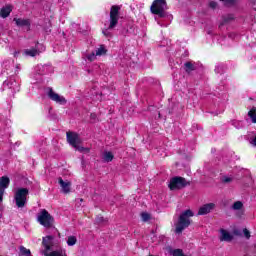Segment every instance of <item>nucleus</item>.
I'll return each instance as SVG.
<instances>
[{
  "instance_id": "obj_1",
  "label": "nucleus",
  "mask_w": 256,
  "mask_h": 256,
  "mask_svg": "<svg viewBox=\"0 0 256 256\" xmlns=\"http://www.w3.org/2000/svg\"><path fill=\"white\" fill-rule=\"evenodd\" d=\"M195 213L191 209L185 210L178 217V221L175 223V233L176 235H181L185 229L191 225V217H194Z\"/></svg>"
},
{
  "instance_id": "obj_2",
  "label": "nucleus",
  "mask_w": 256,
  "mask_h": 256,
  "mask_svg": "<svg viewBox=\"0 0 256 256\" xmlns=\"http://www.w3.org/2000/svg\"><path fill=\"white\" fill-rule=\"evenodd\" d=\"M167 1L166 0H154L151 7L150 11L153 15H157L159 19H165V17H168L167 13Z\"/></svg>"
},
{
  "instance_id": "obj_3",
  "label": "nucleus",
  "mask_w": 256,
  "mask_h": 256,
  "mask_svg": "<svg viewBox=\"0 0 256 256\" xmlns=\"http://www.w3.org/2000/svg\"><path fill=\"white\" fill-rule=\"evenodd\" d=\"M29 196L28 188H17L14 193V201L18 209H23L27 205V197Z\"/></svg>"
},
{
  "instance_id": "obj_4",
  "label": "nucleus",
  "mask_w": 256,
  "mask_h": 256,
  "mask_svg": "<svg viewBox=\"0 0 256 256\" xmlns=\"http://www.w3.org/2000/svg\"><path fill=\"white\" fill-rule=\"evenodd\" d=\"M188 185H191V182L187 181V179L181 176H175L170 179L168 187L170 191H181V189H185Z\"/></svg>"
},
{
  "instance_id": "obj_5",
  "label": "nucleus",
  "mask_w": 256,
  "mask_h": 256,
  "mask_svg": "<svg viewBox=\"0 0 256 256\" xmlns=\"http://www.w3.org/2000/svg\"><path fill=\"white\" fill-rule=\"evenodd\" d=\"M37 221L40 225L46 227V229H51L55 223V218H53L46 209H42L40 213H38Z\"/></svg>"
},
{
  "instance_id": "obj_6",
  "label": "nucleus",
  "mask_w": 256,
  "mask_h": 256,
  "mask_svg": "<svg viewBox=\"0 0 256 256\" xmlns=\"http://www.w3.org/2000/svg\"><path fill=\"white\" fill-rule=\"evenodd\" d=\"M121 7L114 5L110 10V24L108 29H115L117 27V23H119V11Z\"/></svg>"
},
{
  "instance_id": "obj_7",
  "label": "nucleus",
  "mask_w": 256,
  "mask_h": 256,
  "mask_svg": "<svg viewBox=\"0 0 256 256\" xmlns=\"http://www.w3.org/2000/svg\"><path fill=\"white\" fill-rule=\"evenodd\" d=\"M48 97L49 99H51V101H55V103H59L60 105H65V103H67L65 97L55 93V91H53V88H49Z\"/></svg>"
},
{
  "instance_id": "obj_8",
  "label": "nucleus",
  "mask_w": 256,
  "mask_h": 256,
  "mask_svg": "<svg viewBox=\"0 0 256 256\" xmlns=\"http://www.w3.org/2000/svg\"><path fill=\"white\" fill-rule=\"evenodd\" d=\"M66 137H67V141H68L69 145H71L72 147H77V145H79V143H81V138H79L78 133L67 132Z\"/></svg>"
},
{
  "instance_id": "obj_9",
  "label": "nucleus",
  "mask_w": 256,
  "mask_h": 256,
  "mask_svg": "<svg viewBox=\"0 0 256 256\" xmlns=\"http://www.w3.org/2000/svg\"><path fill=\"white\" fill-rule=\"evenodd\" d=\"M11 180L7 176H2L0 178V203L3 201V195H5V189L9 187Z\"/></svg>"
},
{
  "instance_id": "obj_10",
  "label": "nucleus",
  "mask_w": 256,
  "mask_h": 256,
  "mask_svg": "<svg viewBox=\"0 0 256 256\" xmlns=\"http://www.w3.org/2000/svg\"><path fill=\"white\" fill-rule=\"evenodd\" d=\"M55 239V236L48 235L46 237H43L42 239V245L45 248L43 251V254L47 253L48 251H51V247H53V240Z\"/></svg>"
},
{
  "instance_id": "obj_11",
  "label": "nucleus",
  "mask_w": 256,
  "mask_h": 256,
  "mask_svg": "<svg viewBox=\"0 0 256 256\" xmlns=\"http://www.w3.org/2000/svg\"><path fill=\"white\" fill-rule=\"evenodd\" d=\"M213 209H215L214 203L205 204L202 207H200V209L198 210V215H207V214L211 213V211H213Z\"/></svg>"
},
{
  "instance_id": "obj_12",
  "label": "nucleus",
  "mask_w": 256,
  "mask_h": 256,
  "mask_svg": "<svg viewBox=\"0 0 256 256\" xmlns=\"http://www.w3.org/2000/svg\"><path fill=\"white\" fill-rule=\"evenodd\" d=\"M58 183H59L60 187L62 188V192H64L65 194L71 192V182H69V181L65 182V181H63V178H59Z\"/></svg>"
},
{
  "instance_id": "obj_13",
  "label": "nucleus",
  "mask_w": 256,
  "mask_h": 256,
  "mask_svg": "<svg viewBox=\"0 0 256 256\" xmlns=\"http://www.w3.org/2000/svg\"><path fill=\"white\" fill-rule=\"evenodd\" d=\"M220 241H226V242H231L233 241V235H231V233H229V231L225 230V229H220Z\"/></svg>"
},
{
  "instance_id": "obj_14",
  "label": "nucleus",
  "mask_w": 256,
  "mask_h": 256,
  "mask_svg": "<svg viewBox=\"0 0 256 256\" xmlns=\"http://www.w3.org/2000/svg\"><path fill=\"white\" fill-rule=\"evenodd\" d=\"M17 27H31V21L29 19L14 18Z\"/></svg>"
},
{
  "instance_id": "obj_15",
  "label": "nucleus",
  "mask_w": 256,
  "mask_h": 256,
  "mask_svg": "<svg viewBox=\"0 0 256 256\" xmlns=\"http://www.w3.org/2000/svg\"><path fill=\"white\" fill-rule=\"evenodd\" d=\"M197 66L193 62L184 63V71L190 75L192 71H196Z\"/></svg>"
},
{
  "instance_id": "obj_16",
  "label": "nucleus",
  "mask_w": 256,
  "mask_h": 256,
  "mask_svg": "<svg viewBox=\"0 0 256 256\" xmlns=\"http://www.w3.org/2000/svg\"><path fill=\"white\" fill-rule=\"evenodd\" d=\"M11 11H13V9H11V6L3 7L0 11V16L3 19H7V17H9V15H11Z\"/></svg>"
},
{
  "instance_id": "obj_17",
  "label": "nucleus",
  "mask_w": 256,
  "mask_h": 256,
  "mask_svg": "<svg viewBox=\"0 0 256 256\" xmlns=\"http://www.w3.org/2000/svg\"><path fill=\"white\" fill-rule=\"evenodd\" d=\"M114 157L115 156L113 155V152L106 151L103 154V161H104V163H111V161H113Z\"/></svg>"
},
{
  "instance_id": "obj_18",
  "label": "nucleus",
  "mask_w": 256,
  "mask_h": 256,
  "mask_svg": "<svg viewBox=\"0 0 256 256\" xmlns=\"http://www.w3.org/2000/svg\"><path fill=\"white\" fill-rule=\"evenodd\" d=\"M24 54L28 57H36V55H39V51L35 48L26 49L24 50Z\"/></svg>"
},
{
  "instance_id": "obj_19",
  "label": "nucleus",
  "mask_w": 256,
  "mask_h": 256,
  "mask_svg": "<svg viewBox=\"0 0 256 256\" xmlns=\"http://www.w3.org/2000/svg\"><path fill=\"white\" fill-rule=\"evenodd\" d=\"M248 140L250 145H252L253 147H256V132H249Z\"/></svg>"
},
{
  "instance_id": "obj_20",
  "label": "nucleus",
  "mask_w": 256,
  "mask_h": 256,
  "mask_svg": "<svg viewBox=\"0 0 256 256\" xmlns=\"http://www.w3.org/2000/svg\"><path fill=\"white\" fill-rule=\"evenodd\" d=\"M45 256H65V252L63 250H55L50 253L44 252Z\"/></svg>"
},
{
  "instance_id": "obj_21",
  "label": "nucleus",
  "mask_w": 256,
  "mask_h": 256,
  "mask_svg": "<svg viewBox=\"0 0 256 256\" xmlns=\"http://www.w3.org/2000/svg\"><path fill=\"white\" fill-rule=\"evenodd\" d=\"M235 19V16L233 14H228L226 16H223L222 25H225V23H231Z\"/></svg>"
},
{
  "instance_id": "obj_22",
  "label": "nucleus",
  "mask_w": 256,
  "mask_h": 256,
  "mask_svg": "<svg viewBox=\"0 0 256 256\" xmlns=\"http://www.w3.org/2000/svg\"><path fill=\"white\" fill-rule=\"evenodd\" d=\"M248 117H250L252 123H256V108L253 107L249 112H248Z\"/></svg>"
},
{
  "instance_id": "obj_23",
  "label": "nucleus",
  "mask_w": 256,
  "mask_h": 256,
  "mask_svg": "<svg viewBox=\"0 0 256 256\" xmlns=\"http://www.w3.org/2000/svg\"><path fill=\"white\" fill-rule=\"evenodd\" d=\"M232 209L233 211H241V209H243V202L241 201L234 202V204L232 205Z\"/></svg>"
},
{
  "instance_id": "obj_24",
  "label": "nucleus",
  "mask_w": 256,
  "mask_h": 256,
  "mask_svg": "<svg viewBox=\"0 0 256 256\" xmlns=\"http://www.w3.org/2000/svg\"><path fill=\"white\" fill-rule=\"evenodd\" d=\"M77 243V237L75 236H69L67 239V245L68 247H73V245H76Z\"/></svg>"
},
{
  "instance_id": "obj_25",
  "label": "nucleus",
  "mask_w": 256,
  "mask_h": 256,
  "mask_svg": "<svg viewBox=\"0 0 256 256\" xmlns=\"http://www.w3.org/2000/svg\"><path fill=\"white\" fill-rule=\"evenodd\" d=\"M106 53H107V49H105L104 45H101L100 48H98L96 50V55L97 56L105 55Z\"/></svg>"
},
{
  "instance_id": "obj_26",
  "label": "nucleus",
  "mask_w": 256,
  "mask_h": 256,
  "mask_svg": "<svg viewBox=\"0 0 256 256\" xmlns=\"http://www.w3.org/2000/svg\"><path fill=\"white\" fill-rule=\"evenodd\" d=\"M74 149H76V151H79L80 153H89L90 151L89 148L79 146V144H77L76 147H74Z\"/></svg>"
},
{
  "instance_id": "obj_27",
  "label": "nucleus",
  "mask_w": 256,
  "mask_h": 256,
  "mask_svg": "<svg viewBox=\"0 0 256 256\" xmlns=\"http://www.w3.org/2000/svg\"><path fill=\"white\" fill-rule=\"evenodd\" d=\"M170 255H173V256H183L184 253H183V250L182 249H174L170 252Z\"/></svg>"
},
{
  "instance_id": "obj_28",
  "label": "nucleus",
  "mask_w": 256,
  "mask_h": 256,
  "mask_svg": "<svg viewBox=\"0 0 256 256\" xmlns=\"http://www.w3.org/2000/svg\"><path fill=\"white\" fill-rule=\"evenodd\" d=\"M141 217H142V221L147 222V221H149V219H151V214H149L147 212H143L141 214Z\"/></svg>"
},
{
  "instance_id": "obj_29",
  "label": "nucleus",
  "mask_w": 256,
  "mask_h": 256,
  "mask_svg": "<svg viewBox=\"0 0 256 256\" xmlns=\"http://www.w3.org/2000/svg\"><path fill=\"white\" fill-rule=\"evenodd\" d=\"M224 72H225V67L223 65L216 66L215 73L221 74V73H224Z\"/></svg>"
},
{
  "instance_id": "obj_30",
  "label": "nucleus",
  "mask_w": 256,
  "mask_h": 256,
  "mask_svg": "<svg viewBox=\"0 0 256 256\" xmlns=\"http://www.w3.org/2000/svg\"><path fill=\"white\" fill-rule=\"evenodd\" d=\"M97 57V52H92V54H89L87 56L88 61H95V58Z\"/></svg>"
},
{
  "instance_id": "obj_31",
  "label": "nucleus",
  "mask_w": 256,
  "mask_h": 256,
  "mask_svg": "<svg viewBox=\"0 0 256 256\" xmlns=\"http://www.w3.org/2000/svg\"><path fill=\"white\" fill-rule=\"evenodd\" d=\"M105 218H103V216H97L95 219V223H97L98 225H101V223H104Z\"/></svg>"
},
{
  "instance_id": "obj_32",
  "label": "nucleus",
  "mask_w": 256,
  "mask_h": 256,
  "mask_svg": "<svg viewBox=\"0 0 256 256\" xmlns=\"http://www.w3.org/2000/svg\"><path fill=\"white\" fill-rule=\"evenodd\" d=\"M243 233H244V237H246L247 239H251V232H249L247 228L243 229Z\"/></svg>"
},
{
  "instance_id": "obj_33",
  "label": "nucleus",
  "mask_w": 256,
  "mask_h": 256,
  "mask_svg": "<svg viewBox=\"0 0 256 256\" xmlns=\"http://www.w3.org/2000/svg\"><path fill=\"white\" fill-rule=\"evenodd\" d=\"M109 31H111V29H109V26H108V28L103 30L102 33L105 37H111V33Z\"/></svg>"
},
{
  "instance_id": "obj_34",
  "label": "nucleus",
  "mask_w": 256,
  "mask_h": 256,
  "mask_svg": "<svg viewBox=\"0 0 256 256\" xmlns=\"http://www.w3.org/2000/svg\"><path fill=\"white\" fill-rule=\"evenodd\" d=\"M209 7H211V9H217V2L211 1V2L209 3Z\"/></svg>"
},
{
  "instance_id": "obj_35",
  "label": "nucleus",
  "mask_w": 256,
  "mask_h": 256,
  "mask_svg": "<svg viewBox=\"0 0 256 256\" xmlns=\"http://www.w3.org/2000/svg\"><path fill=\"white\" fill-rule=\"evenodd\" d=\"M231 181H232V179L229 178V177H225V178L223 179V183H231Z\"/></svg>"
},
{
  "instance_id": "obj_36",
  "label": "nucleus",
  "mask_w": 256,
  "mask_h": 256,
  "mask_svg": "<svg viewBox=\"0 0 256 256\" xmlns=\"http://www.w3.org/2000/svg\"><path fill=\"white\" fill-rule=\"evenodd\" d=\"M17 55H19V52L14 53V57H17Z\"/></svg>"
},
{
  "instance_id": "obj_37",
  "label": "nucleus",
  "mask_w": 256,
  "mask_h": 256,
  "mask_svg": "<svg viewBox=\"0 0 256 256\" xmlns=\"http://www.w3.org/2000/svg\"><path fill=\"white\" fill-rule=\"evenodd\" d=\"M92 119H95V114H91Z\"/></svg>"
},
{
  "instance_id": "obj_38",
  "label": "nucleus",
  "mask_w": 256,
  "mask_h": 256,
  "mask_svg": "<svg viewBox=\"0 0 256 256\" xmlns=\"http://www.w3.org/2000/svg\"><path fill=\"white\" fill-rule=\"evenodd\" d=\"M45 67H47V66H41V69H45Z\"/></svg>"
},
{
  "instance_id": "obj_39",
  "label": "nucleus",
  "mask_w": 256,
  "mask_h": 256,
  "mask_svg": "<svg viewBox=\"0 0 256 256\" xmlns=\"http://www.w3.org/2000/svg\"><path fill=\"white\" fill-rule=\"evenodd\" d=\"M39 73V75H43V72H38Z\"/></svg>"
},
{
  "instance_id": "obj_40",
  "label": "nucleus",
  "mask_w": 256,
  "mask_h": 256,
  "mask_svg": "<svg viewBox=\"0 0 256 256\" xmlns=\"http://www.w3.org/2000/svg\"><path fill=\"white\" fill-rule=\"evenodd\" d=\"M79 201L82 203V201H83V198H81Z\"/></svg>"
}]
</instances>
